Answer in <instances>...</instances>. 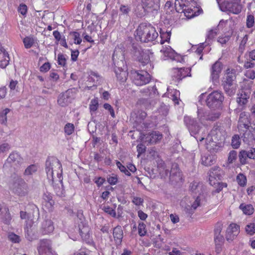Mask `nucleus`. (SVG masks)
Instances as JSON below:
<instances>
[{
  "instance_id": "nucleus-1",
  "label": "nucleus",
  "mask_w": 255,
  "mask_h": 255,
  "mask_svg": "<svg viewBox=\"0 0 255 255\" xmlns=\"http://www.w3.org/2000/svg\"><path fill=\"white\" fill-rule=\"evenodd\" d=\"M184 122L186 126L188 128L190 134L192 136H195L199 133L201 129L203 130L201 135H198L195 136L197 141L200 142L205 139L206 148L209 151H212L215 149L216 146L218 139V135L220 133V131L217 128L213 129L210 133L207 136V131L206 128H202L197 124L196 122L189 116H185Z\"/></svg>"
},
{
  "instance_id": "nucleus-2",
  "label": "nucleus",
  "mask_w": 255,
  "mask_h": 255,
  "mask_svg": "<svg viewBox=\"0 0 255 255\" xmlns=\"http://www.w3.org/2000/svg\"><path fill=\"white\" fill-rule=\"evenodd\" d=\"M45 170L47 178L54 182L62 181V168L60 161L55 157H50L47 159L45 163Z\"/></svg>"
},
{
  "instance_id": "nucleus-3",
  "label": "nucleus",
  "mask_w": 255,
  "mask_h": 255,
  "mask_svg": "<svg viewBox=\"0 0 255 255\" xmlns=\"http://www.w3.org/2000/svg\"><path fill=\"white\" fill-rule=\"evenodd\" d=\"M158 35L153 26L150 24L141 23L136 30L135 38L142 42H148L155 40Z\"/></svg>"
},
{
  "instance_id": "nucleus-4",
  "label": "nucleus",
  "mask_w": 255,
  "mask_h": 255,
  "mask_svg": "<svg viewBox=\"0 0 255 255\" xmlns=\"http://www.w3.org/2000/svg\"><path fill=\"white\" fill-rule=\"evenodd\" d=\"M219 6L222 11H228L235 14L240 13L242 9V5L240 0H225L219 4Z\"/></svg>"
},
{
  "instance_id": "nucleus-5",
  "label": "nucleus",
  "mask_w": 255,
  "mask_h": 255,
  "mask_svg": "<svg viewBox=\"0 0 255 255\" xmlns=\"http://www.w3.org/2000/svg\"><path fill=\"white\" fill-rule=\"evenodd\" d=\"M224 100V97L221 92L214 91L208 96L206 104L210 108L216 109L221 106Z\"/></svg>"
},
{
  "instance_id": "nucleus-6",
  "label": "nucleus",
  "mask_w": 255,
  "mask_h": 255,
  "mask_svg": "<svg viewBox=\"0 0 255 255\" xmlns=\"http://www.w3.org/2000/svg\"><path fill=\"white\" fill-rule=\"evenodd\" d=\"M10 188L13 193L19 196H25L28 192V185L21 178L15 179Z\"/></svg>"
},
{
  "instance_id": "nucleus-7",
  "label": "nucleus",
  "mask_w": 255,
  "mask_h": 255,
  "mask_svg": "<svg viewBox=\"0 0 255 255\" xmlns=\"http://www.w3.org/2000/svg\"><path fill=\"white\" fill-rule=\"evenodd\" d=\"M78 218L77 222L78 224V228L80 235L84 241L86 243H90L91 241L90 228L86 223L82 215H80V217H79L78 215Z\"/></svg>"
},
{
  "instance_id": "nucleus-8",
  "label": "nucleus",
  "mask_w": 255,
  "mask_h": 255,
  "mask_svg": "<svg viewBox=\"0 0 255 255\" xmlns=\"http://www.w3.org/2000/svg\"><path fill=\"white\" fill-rule=\"evenodd\" d=\"M37 250L39 255H52L54 251L52 248V242L48 239L40 240L37 244Z\"/></svg>"
},
{
  "instance_id": "nucleus-9",
  "label": "nucleus",
  "mask_w": 255,
  "mask_h": 255,
  "mask_svg": "<svg viewBox=\"0 0 255 255\" xmlns=\"http://www.w3.org/2000/svg\"><path fill=\"white\" fill-rule=\"evenodd\" d=\"M133 82L137 86H142L148 83L150 80V75L146 71H135L133 73Z\"/></svg>"
},
{
  "instance_id": "nucleus-10",
  "label": "nucleus",
  "mask_w": 255,
  "mask_h": 255,
  "mask_svg": "<svg viewBox=\"0 0 255 255\" xmlns=\"http://www.w3.org/2000/svg\"><path fill=\"white\" fill-rule=\"evenodd\" d=\"M75 89H69L65 93L60 94L57 100L58 105L61 107H64L70 103L75 96Z\"/></svg>"
},
{
  "instance_id": "nucleus-11",
  "label": "nucleus",
  "mask_w": 255,
  "mask_h": 255,
  "mask_svg": "<svg viewBox=\"0 0 255 255\" xmlns=\"http://www.w3.org/2000/svg\"><path fill=\"white\" fill-rule=\"evenodd\" d=\"M162 138V134L157 131H152L143 134L141 137L143 142L147 144H152L159 141Z\"/></svg>"
},
{
  "instance_id": "nucleus-12",
  "label": "nucleus",
  "mask_w": 255,
  "mask_h": 255,
  "mask_svg": "<svg viewBox=\"0 0 255 255\" xmlns=\"http://www.w3.org/2000/svg\"><path fill=\"white\" fill-rule=\"evenodd\" d=\"M205 196L204 193L200 194L195 199L194 202L192 204L191 206L189 208H185L186 212L189 214H193L195 210L198 207L201 206L205 203Z\"/></svg>"
},
{
  "instance_id": "nucleus-13",
  "label": "nucleus",
  "mask_w": 255,
  "mask_h": 255,
  "mask_svg": "<svg viewBox=\"0 0 255 255\" xmlns=\"http://www.w3.org/2000/svg\"><path fill=\"white\" fill-rule=\"evenodd\" d=\"M219 113H211L207 114L202 111H198V118L200 122L203 125H205V121H215L220 117Z\"/></svg>"
},
{
  "instance_id": "nucleus-14",
  "label": "nucleus",
  "mask_w": 255,
  "mask_h": 255,
  "mask_svg": "<svg viewBox=\"0 0 255 255\" xmlns=\"http://www.w3.org/2000/svg\"><path fill=\"white\" fill-rule=\"evenodd\" d=\"M208 174L210 184L215 185L216 184L215 180L221 179L223 171L219 167H214L210 170Z\"/></svg>"
},
{
  "instance_id": "nucleus-15",
  "label": "nucleus",
  "mask_w": 255,
  "mask_h": 255,
  "mask_svg": "<svg viewBox=\"0 0 255 255\" xmlns=\"http://www.w3.org/2000/svg\"><path fill=\"white\" fill-rule=\"evenodd\" d=\"M236 76L234 69L228 68L226 70L223 80V85L237 84L236 82Z\"/></svg>"
},
{
  "instance_id": "nucleus-16",
  "label": "nucleus",
  "mask_w": 255,
  "mask_h": 255,
  "mask_svg": "<svg viewBox=\"0 0 255 255\" xmlns=\"http://www.w3.org/2000/svg\"><path fill=\"white\" fill-rule=\"evenodd\" d=\"M135 55L137 56L138 60L143 65L148 63L150 61V55L152 53L149 50L139 49L136 52Z\"/></svg>"
},
{
  "instance_id": "nucleus-17",
  "label": "nucleus",
  "mask_w": 255,
  "mask_h": 255,
  "mask_svg": "<svg viewBox=\"0 0 255 255\" xmlns=\"http://www.w3.org/2000/svg\"><path fill=\"white\" fill-rule=\"evenodd\" d=\"M240 232V227L236 224H231L226 231V239L228 241H233Z\"/></svg>"
},
{
  "instance_id": "nucleus-18",
  "label": "nucleus",
  "mask_w": 255,
  "mask_h": 255,
  "mask_svg": "<svg viewBox=\"0 0 255 255\" xmlns=\"http://www.w3.org/2000/svg\"><path fill=\"white\" fill-rule=\"evenodd\" d=\"M169 179L171 182H178L182 181V174L177 164L172 165L170 172Z\"/></svg>"
},
{
  "instance_id": "nucleus-19",
  "label": "nucleus",
  "mask_w": 255,
  "mask_h": 255,
  "mask_svg": "<svg viewBox=\"0 0 255 255\" xmlns=\"http://www.w3.org/2000/svg\"><path fill=\"white\" fill-rule=\"evenodd\" d=\"M23 158L16 151L10 153L6 159V162L15 166H19L23 163Z\"/></svg>"
},
{
  "instance_id": "nucleus-20",
  "label": "nucleus",
  "mask_w": 255,
  "mask_h": 255,
  "mask_svg": "<svg viewBox=\"0 0 255 255\" xmlns=\"http://www.w3.org/2000/svg\"><path fill=\"white\" fill-rule=\"evenodd\" d=\"M54 227L50 219H45L41 224L40 232L43 235H48L53 232Z\"/></svg>"
},
{
  "instance_id": "nucleus-21",
  "label": "nucleus",
  "mask_w": 255,
  "mask_h": 255,
  "mask_svg": "<svg viewBox=\"0 0 255 255\" xmlns=\"http://www.w3.org/2000/svg\"><path fill=\"white\" fill-rule=\"evenodd\" d=\"M141 8L144 11L145 8L157 10L159 8L160 0H142Z\"/></svg>"
},
{
  "instance_id": "nucleus-22",
  "label": "nucleus",
  "mask_w": 255,
  "mask_h": 255,
  "mask_svg": "<svg viewBox=\"0 0 255 255\" xmlns=\"http://www.w3.org/2000/svg\"><path fill=\"white\" fill-rule=\"evenodd\" d=\"M174 70V75L173 76L177 79V80H181L187 76H191V69L190 68H177Z\"/></svg>"
},
{
  "instance_id": "nucleus-23",
  "label": "nucleus",
  "mask_w": 255,
  "mask_h": 255,
  "mask_svg": "<svg viewBox=\"0 0 255 255\" xmlns=\"http://www.w3.org/2000/svg\"><path fill=\"white\" fill-rule=\"evenodd\" d=\"M88 81L93 83V86H97L102 81V77L97 72L91 71L88 77Z\"/></svg>"
},
{
  "instance_id": "nucleus-24",
  "label": "nucleus",
  "mask_w": 255,
  "mask_h": 255,
  "mask_svg": "<svg viewBox=\"0 0 255 255\" xmlns=\"http://www.w3.org/2000/svg\"><path fill=\"white\" fill-rule=\"evenodd\" d=\"M249 98L250 95L248 93L242 91L237 94V102L240 106L244 107L248 102Z\"/></svg>"
},
{
  "instance_id": "nucleus-25",
  "label": "nucleus",
  "mask_w": 255,
  "mask_h": 255,
  "mask_svg": "<svg viewBox=\"0 0 255 255\" xmlns=\"http://www.w3.org/2000/svg\"><path fill=\"white\" fill-rule=\"evenodd\" d=\"M222 63L217 61L212 66L211 69V76L213 79L217 80L219 76V74L222 70Z\"/></svg>"
},
{
  "instance_id": "nucleus-26",
  "label": "nucleus",
  "mask_w": 255,
  "mask_h": 255,
  "mask_svg": "<svg viewBox=\"0 0 255 255\" xmlns=\"http://www.w3.org/2000/svg\"><path fill=\"white\" fill-rule=\"evenodd\" d=\"M9 57L7 52L1 47L0 49V67L5 68L9 63Z\"/></svg>"
},
{
  "instance_id": "nucleus-27",
  "label": "nucleus",
  "mask_w": 255,
  "mask_h": 255,
  "mask_svg": "<svg viewBox=\"0 0 255 255\" xmlns=\"http://www.w3.org/2000/svg\"><path fill=\"white\" fill-rule=\"evenodd\" d=\"M160 52L164 55L165 57L169 58L172 59H174L176 53L175 52L171 47L169 46H163L160 50Z\"/></svg>"
},
{
  "instance_id": "nucleus-28",
  "label": "nucleus",
  "mask_w": 255,
  "mask_h": 255,
  "mask_svg": "<svg viewBox=\"0 0 255 255\" xmlns=\"http://www.w3.org/2000/svg\"><path fill=\"white\" fill-rule=\"evenodd\" d=\"M113 236L117 244H121L123 238V231L121 226H117L114 229Z\"/></svg>"
},
{
  "instance_id": "nucleus-29",
  "label": "nucleus",
  "mask_w": 255,
  "mask_h": 255,
  "mask_svg": "<svg viewBox=\"0 0 255 255\" xmlns=\"http://www.w3.org/2000/svg\"><path fill=\"white\" fill-rule=\"evenodd\" d=\"M215 159V156L206 154L202 156L201 163L205 166H211L214 163Z\"/></svg>"
},
{
  "instance_id": "nucleus-30",
  "label": "nucleus",
  "mask_w": 255,
  "mask_h": 255,
  "mask_svg": "<svg viewBox=\"0 0 255 255\" xmlns=\"http://www.w3.org/2000/svg\"><path fill=\"white\" fill-rule=\"evenodd\" d=\"M190 190L195 193H199L202 194L203 186L202 183L197 182V181H193L190 184Z\"/></svg>"
},
{
  "instance_id": "nucleus-31",
  "label": "nucleus",
  "mask_w": 255,
  "mask_h": 255,
  "mask_svg": "<svg viewBox=\"0 0 255 255\" xmlns=\"http://www.w3.org/2000/svg\"><path fill=\"white\" fill-rule=\"evenodd\" d=\"M115 73L119 81L124 82L127 80L128 74L126 71L118 67V69H115Z\"/></svg>"
},
{
  "instance_id": "nucleus-32",
  "label": "nucleus",
  "mask_w": 255,
  "mask_h": 255,
  "mask_svg": "<svg viewBox=\"0 0 255 255\" xmlns=\"http://www.w3.org/2000/svg\"><path fill=\"white\" fill-rule=\"evenodd\" d=\"M226 93L229 96H232L235 94L238 87L237 84H231L223 85Z\"/></svg>"
},
{
  "instance_id": "nucleus-33",
  "label": "nucleus",
  "mask_w": 255,
  "mask_h": 255,
  "mask_svg": "<svg viewBox=\"0 0 255 255\" xmlns=\"http://www.w3.org/2000/svg\"><path fill=\"white\" fill-rule=\"evenodd\" d=\"M240 209L246 215H251L254 212V208L251 204L245 205L241 204L240 206Z\"/></svg>"
},
{
  "instance_id": "nucleus-34",
  "label": "nucleus",
  "mask_w": 255,
  "mask_h": 255,
  "mask_svg": "<svg viewBox=\"0 0 255 255\" xmlns=\"http://www.w3.org/2000/svg\"><path fill=\"white\" fill-rule=\"evenodd\" d=\"M185 5L183 0H175L174 7L176 11L178 13H182L184 11V8Z\"/></svg>"
},
{
  "instance_id": "nucleus-35",
  "label": "nucleus",
  "mask_w": 255,
  "mask_h": 255,
  "mask_svg": "<svg viewBox=\"0 0 255 255\" xmlns=\"http://www.w3.org/2000/svg\"><path fill=\"white\" fill-rule=\"evenodd\" d=\"M160 41L161 44H163L165 42H168L170 39L171 32L170 31H160Z\"/></svg>"
},
{
  "instance_id": "nucleus-36",
  "label": "nucleus",
  "mask_w": 255,
  "mask_h": 255,
  "mask_svg": "<svg viewBox=\"0 0 255 255\" xmlns=\"http://www.w3.org/2000/svg\"><path fill=\"white\" fill-rule=\"evenodd\" d=\"M184 13L185 15L188 18H192L195 16V11L189 7L188 5H185L184 8V11L182 12Z\"/></svg>"
},
{
  "instance_id": "nucleus-37",
  "label": "nucleus",
  "mask_w": 255,
  "mask_h": 255,
  "mask_svg": "<svg viewBox=\"0 0 255 255\" xmlns=\"http://www.w3.org/2000/svg\"><path fill=\"white\" fill-rule=\"evenodd\" d=\"M10 112V109L6 108L0 113V123L6 125L7 123V114Z\"/></svg>"
},
{
  "instance_id": "nucleus-38",
  "label": "nucleus",
  "mask_w": 255,
  "mask_h": 255,
  "mask_svg": "<svg viewBox=\"0 0 255 255\" xmlns=\"http://www.w3.org/2000/svg\"><path fill=\"white\" fill-rule=\"evenodd\" d=\"M222 230V228L221 225H219V227L216 228L215 229L214 233H215V237L214 239L215 241L216 242H221L223 240V237L221 235V232Z\"/></svg>"
},
{
  "instance_id": "nucleus-39",
  "label": "nucleus",
  "mask_w": 255,
  "mask_h": 255,
  "mask_svg": "<svg viewBox=\"0 0 255 255\" xmlns=\"http://www.w3.org/2000/svg\"><path fill=\"white\" fill-rule=\"evenodd\" d=\"M74 129L75 127L73 124L67 123L64 126V132L66 135H70L73 133Z\"/></svg>"
},
{
  "instance_id": "nucleus-40",
  "label": "nucleus",
  "mask_w": 255,
  "mask_h": 255,
  "mask_svg": "<svg viewBox=\"0 0 255 255\" xmlns=\"http://www.w3.org/2000/svg\"><path fill=\"white\" fill-rule=\"evenodd\" d=\"M37 168L35 165H30L25 169L24 174L26 176L32 175L37 171Z\"/></svg>"
},
{
  "instance_id": "nucleus-41",
  "label": "nucleus",
  "mask_w": 255,
  "mask_h": 255,
  "mask_svg": "<svg viewBox=\"0 0 255 255\" xmlns=\"http://www.w3.org/2000/svg\"><path fill=\"white\" fill-rule=\"evenodd\" d=\"M99 107V102L98 98H95L91 101L89 109L90 112H95L97 111Z\"/></svg>"
},
{
  "instance_id": "nucleus-42",
  "label": "nucleus",
  "mask_w": 255,
  "mask_h": 255,
  "mask_svg": "<svg viewBox=\"0 0 255 255\" xmlns=\"http://www.w3.org/2000/svg\"><path fill=\"white\" fill-rule=\"evenodd\" d=\"M138 233L139 235L141 237L144 236L146 235L147 231L146 230V226L144 223L140 222L138 223Z\"/></svg>"
},
{
  "instance_id": "nucleus-43",
  "label": "nucleus",
  "mask_w": 255,
  "mask_h": 255,
  "mask_svg": "<svg viewBox=\"0 0 255 255\" xmlns=\"http://www.w3.org/2000/svg\"><path fill=\"white\" fill-rule=\"evenodd\" d=\"M247 151L244 150H241L239 155L240 162L242 164H245L247 163V160L248 158Z\"/></svg>"
},
{
  "instance_id": "nucleus-44",
  "label": "nucleus",
  "mask_w": 255,
  "mask_h": 255,
  "mask_svg": "<svg viewBox=\"0 0 255 255\" xmlns=\"http://www.w3.org/2000/svg\"><path fill=\"white\" fill-rule=\"evenodd\" d=\"M24 47L26 49L31 48L34 44V40L30 37H26L23 39Z\"/></svg>"
},
{
  "instance_id": "nucleus-45",
  "label": "nucleus",
  "mask_w": 255,
  "mask_h": 255,
  "mask_svg": "<svg viewBox=\"0 0 255 255\" xmlns=\"http://www.w3.org/2000/svg\"><path fill=\"white\" fill-rule=\"evenodd\" d=\"M241 141L239 136L235 135L233 136L232 139V146L235 149H237L240 147Z\"/></svg>"
},
{
  "instance_id": "nucleus-46",
  "label": "nucleus",
  "mask_w": 255,
  "mask_h": 255,
  "mask_svg": "<svg viewBox=\"0 0 255 255\" xmlns=\"http://www.w3.org/2000/svg\"><path fill=\"white\" fill-rule=\"evenodd\" d=\"M70 35L72 36L74 39V42L76 44H80L82 42V39L80 37V34L76 31L71 32Z\"/></svg>"
},
{
  "instance_id": "nucleus-47",
  "label": "nucleus",
  "mask_w": 255,
  "mask_h": 255,
  "mask_svg": "<svg viewBox=\"0 0 255 255\" xmlns=\"http://www.w3.org/2000/svg\"><path fill=\"white\" fill-rule=\"evenodd\" d=\"M237 181L241 186H244L247 183L246 177L242 173L239 174L237 177Z\"/></svg>"
},
{
  "instance_id": "nucleus-48",
  "label": "nucleus",
  "mask_w": 255,
  "mask_h": 255,
  "mask_svg": "<svg viewBox=\"0 0 255 255\" xmlns=\"http://www.w3.org/2000/svg\"><path fill=\"white\" fill-rule=\"evenodd\" d=\"M246 231L250 235L255 234V224L250 223L247 225L246 227Z\"/></svg>"
},
{
  "instance_id": "nucleus-49",
  "label": "nucleus",
  "mask_w": 255,
  "mask_h": 255,
  "mask_svg": "<svg viewBox=\"0 0 255 255\" xmlns=\"http://www.w3.org/2000/svg\"><path fill=\"white\" fill-rule=\"evenodd\" d=\"M54 201H51L50 202L42 203L43 208L48 212H51L54 209Z\"/></svg>"
},
{
  "instance_id": "nucleus-50",
  "label": "nucleus",
  "mask_w": 255,
  "mask_h": 255,
  "mask_svg": "<svg viewBox=\"0 0 255 255\" xmlns=\"http://www.w3.org/2000/svg\"><path fill=\"white\" fill-rule=\"evenodd\" d=\"M255 23V17L252 14H249L247 17L246 25L248 28H252Z\"/></svg>"
},
{
  "instance_id": "nucleus-51",
  "label": "nucleus",
  "mask_w": 255,
  "mask_h": 255,
  "mask_svg": "<svg viewBox=\"0 0 255 255\" xmlns=\"http://www.w3.org/2000/svg\"><path fill=\"white\" fill-rule=\"evenodd\" d=\"M116 165L122 172L125 173L126 175H130V173L128 170L125 166L122 165V164L120 161H117Z\"/></svg>"
},
{
  "instance_id": "nucleus-52",
  "label": "nucleus",
  "mask_w": 255,
  "mask_h": 255,
  "mask_svg": "<svg viewBox=\"0 0 255 255\" xmlns=\"http://www.w3.org/2000/svg\"><path fill=\"white\" fill-rule=\"evenodd\" d=\"M2 220L4 224H9L11 220V216L9 210L7 209L2 217Z\"/></svg>"
},
{
  "instance_id": "nucleus-53",
  "label": "nucleus",
  "mask_w": 255,
  "mask_h": 255,
  "mask_svg": "<svg viewBox=\"0 0 255 255\" xmlns=\"http://www.w3.org/2000/svg\"><path fill=\"white\" fill-rule=\"evenodd\" d=\"M10 148V145L7 142H3L0 144V153L7 152Z\"/></svg>"
},
{
  "instance_id": "nucleus-54",
  "label": "nucleus",
  "mask_w": 255,
  "mask_h": 255,
  "mask_svg": "<svg viewBox=\"0 0 255 255\" xmlns=\"http://www.w3.org/2000/svg\"><path fill=\"white\" fill-rule=\"evenodd\" d=\"M8 238L10 241L14 243H18L20 240V237L13 233L9 234Z\"/></svg>"
},
{
  "instance_id": "nucleus-55",
  "label": "nucleus",
  "mask_w": 255,
  "mask_h": 255,
  "mask_svg": "<svg viewBox=\"0 0 255 255\" xmlns=\"http://www.w3.org/2000/svg\"><path fill=\"white\" fill-rule=\"evenodd\" d=\"M118 178L117 175L113 174L112 176H109L107 178L108 183L112 185H116L118 183Z\"/></svg>"
},
{
  "instance_id": "nucleus-56",
  "label": "nucleus",
  "mask_w": 255,
  "mask_h": 255,
  "mask_svg": "<svg viewBox=\"0 0 255 255\" xmlns=\"http://www.w3.org/2000/svg\"><path fill=\"white\" fill-rule=\"evenodd\" d=\"M217 32L218 29L216 28L211 29L207 35V39H212L217 35Z\"/></svg>"
},
{
  "instance_id": "nucleus-57",
  "label": "nucleus",
  "mask_w": 255,
  "mask_h": 255,
  "mask_svg": "<svg viewBox=\"0 0 255 255\" xmlns=\"http://www.w3.org/2000/svg\"><path fill=\"white\" fill-rule=\"evenodd\" d=\"M204 43H200L198 45H196L195 47H192V50H195V52L198 55L201 54L202 53V51L204 49Z\"/></svg>"
},
{
  "instance_id": "nucleus-58",
  "label": "nucleus",
  "mask_w": 255,
  "mask_h": 255,
  "mask_svg": "<svg viewBox=\"0 0 255 255\" xmlns=\"http://www.w3.org/2000/svg\"><path fill=\"white\" fill-rule=\"evenodd\" d=\"M57 61L59 65L64 66L66 64V58L64 55L62 54H59L57 57Z\"/></svg>"
},
{
  "instance_id": "nucleus-59",
  "label": "nucleus",
  "mask_w": 255,
  "mask_h": 255,
  "mask_svg": "<svg viewBox=\"0 0 255 255\" xmlns=\"http://www.w3.org/2000/svg\"><path fill=\"white\" fill-rule=\"evenodd\" d=\"M104 211L113 217L116 216V211L109 206H104L103 208Z\"/></svg>"
},
{
  "instance_id": "nucleus-60",
  "label": "nucleus",
  "mask_w": 255,
  "mask_h": 255,
  "mask_svg": "<svg viewBox=\"0 0 255 255\" xmlns=\"http://www.w3.org/2000/svg\"><path fill=\"white\" fill-rule=\"evenodd\" d=\"M18 11L23 15H25L27 11V7L25 4L21 3L18 7Z\"/></svg>"
},
{
  "instance_id": "nucleus-61",
  "label": "nucleus",
  "mask_w": 255,
  "mask_h": 255,
  "mask_svg": "<svg viewBox=\"0 0 255 255\" xmlns=\"http://www.w3.org/2000/svg\"><path fill=\"white\" fill-rule=\"evenodd\" d=\"M252 142L254 143V147H253V149H251L250 151H247V154L248 158L251 159H255V139H254L252 141Z\"/></svg>"
},
{
  "instance_id": "nucleus-62",
  "label": "nucleus",
  "mask_w": 255,
  "mask_h": 255,
  "mask_svg": "<svg viewBox=\"0 0 255 255\" xmlns=\"http://www.w3.org/2000/svg\"><path fill=\"white\" fill-rule=\"evenodd\" d=\"M237 156V152L235 150H232L230 151L229 153V155L228 157V162L229 163H232L234 161H235Z\"/></svg>"
},
{
  "instance_id": "nucleus-63",
  "label": "nucleus",
  "mask_w": 255,
  "mask_h": 255,
  "mask_svg": "<svg viewBox=\"0 0 255 255\" xmlns=\"http://www.w3.org/2000/svg\"><path fill=\"white\" fill-rule=\"evenodd\" d=\"M103 107H104V108L106 110H108L110 112V114L111 116L113 118H115V114L114 110L113 107L111 106V105H110V104H109L108 103H105V104H104Z\"/></svg>"
},
{
  "instance_id": "nucleus-64",
  "label": "nucleus",
  "mask_w": 255,
  "mask_h": 255,
  "mask_svg": "<svg viewBox=\"0 0 255 255\" xmlns=\"http://www.w3.org/2000/svg\"><path fill=\"white\" fill-rule=\"evenodd\" d=\"M245 76L252 80L255 79V71L253 70H248L245 73Z\"/></svg>"
}]
</instances>
